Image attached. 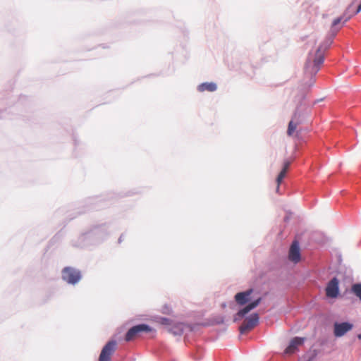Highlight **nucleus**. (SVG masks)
Here are the masks:
<instances>
[{
    "mask_svg": "<svg viewBox=\"0 0 361 361\" xmlns=\"http://www.w3.org/2000/svg\"><path fill=\"white\" fill-rule=\"evenodd\" d=\"M361 11V4L357 6L355 13H358Z\"/></svg>",
    "mask_w": 361,
    "mask_h": 361,
    "instance_id": "20",
    "label": "nucleus"
},
{
    "mask_svg": "<svg viewBox=\"0 0 361 361\" xmlns=\"http://www.w3.org/2000/svg\"><path fill=\"white\" fill-rule=\"evenodd\" d=\"M286 172L285 171V170H281V171L277 176V178H276V183H277L276 191L277 192L279 190L280 184L282 182L283 179L284 178V177L286 176Z\"/></svg>",
    "mask_w": 361,
    "mask_h": 361,
    "instance_id": "16",
    "label": "nucleus"
},
{
    "mask_svg": "<svg viewBox=\"0 0 361 361\" xmlns=\"http://www.w3.org/2000/svg\"><path fill=\"white\" fill-rule=\"evenodd\" d=\"M343 17H339V18H336L333 23H332V27H336L337 25H338L342 20H343Z\"/></svg>",
    "mask_w": 361,
    "mask_h": 361,
    "instance_id": "17",
    "label": "nucleus"
},
{
    "mask_svg": "<svg viewBox=\"0 0 361 361\" xmlns=\"http://www.w3.org/2000/svg\"><path fill=\"white\" fill-rule=\"evenodd\" d=\"M216 85L214 82H204L200 84L197 90L199 92H214L216 90Z\"/></svg>",
    "mask_w": 361,
    "mask_h": 361,
    "instance_id": "13",
    "label": "nucleus"
},
{
    "mask_svg": "<svg viewBox=\"0 0 361 361\" xmlns=\"http://www.w3.org/2000/svg\"><path fill=\"white\" fill-rule=\"evenodd\" d=\"M298 126V123L294 122L293 121H290L288 123L287 134L288 136L293 137H299L300 130H296L297 127Z\"/></svg>",
    "mask_w": 361,
    "mask_h": 361,
    "instance_id": "12",
    "label": "nucleus"
},
{
    "mask_svg": "<svg viewBox=\"0 0 361 361\" xmlns=\"http://www.w3.org/2000/svg\"><path fill=\"white\" fill-rule=\"evenodd\" d=\"M151 331L150 327L145 324H139L130 328L126 334L125 340L130 341L135 339L141 332H149Z\"/></svg>",
    "mask_w": 361,
    "mask_h": 361,
    "instance_id": "3",
    "label": "nucleus"
},
{
    "mask_svg": "<svg viewBox=\"0 0 361 361\" xmlns=\"http://www.w3.org/2000/svg\"><path fill=\"white\" fill-rule=\"evenodd\" d=\"M348 20V18H346L344 20V23L346 22Z\"/></svg>",
    "mask_w": 361,
    "mask_h": 361,
    "instance_id": "22",
    "label": "nucleus"
},
{
    "mask_svg": "<svg viewBox=\"0 0 361 361\" xmlns=\"http://www.w3.org/2000/svg\"><path fill=\"white\" fill-rule=\"evenodd\" d=\"M62 279L68 283L75 284L81 279L80 271L70 267L62 270Z\"/></svg>",
    "mask_w": 361,
    "mask_h": 361,
    "instance_id": "2",
    "label": "nucleus"
},
{
    "mask_svg": "<svg viewBox=\"0 0 361 361\" xmlns=\"http://www.w3.org/2000/svg\"><path fill=\"white\" fill-rule=\"evenodd\" d=\"M290 163L291 162L290 161H285L283 163V167L282 170H285V171L287 172L290 165Z\"/></svg>",
    "mask_w": 361,
    "mask_h": 361,
    "instance_id": "19",
    "label": "nucleus"
},
{
    "mask_svg": "<svg viewBox=\"0 0 361 361\" xmlns=\"http://www.w3.org/2000/svg\"><path fill=\"white\" fill-rule=\"evenodd\" d=\"M351 292L361 300V283H355L351 286Z\"/></svg>",
    "mask_w": 361,
    "mask_h": 361,
    "instance_id": "15",
    "label": "nucleus"
},
{
    "mask_svg": "<svg viewBox=\"0 0 361 361\" xmlns=\"http://www.w3.org/2000/svg\"><path fill=\"white\" fill-rule=\"evenodd\" d=\"M161 324L166 326L171 325V320L167 318H161Z\"/></svg>",
    "mask_w": 361,
    "mask_h": 361,
    "instance_id": "18",
    "label": "nucleus"
},
{
    "mask_svg": "<svg viewBox=\"0 0 361 361\" xmlns=\"http://www.w3.org/2000/svg\"><path fill=\"white\" fill-rule=\"evenodd\" d=\"M339 281L337 278H333L326 287V295L329 298H336L339 293Z\"/></svg>",
    "mask_w": 361,
    "mask_h": 361,
    "instance_id": "6",
    "label": "nucleus"
},
{
    "mask_svg": "<svg viewBox=\"0 0 361 361\" xmlns=\"http://www.w3.org/2000/svg\"><path fill=\"white\" fill-rule=\"evenodd\" d=\"M357 337H358V338H359V339H361V334H359V335L357 336Z\"/></svg>",
    "mask_w": 361,
    "mask_h": 361,
    "instance_id": "21",
    "label": "nucleus"
},
{
    "mask_svg": "<svg viewBox=\"0 0 361 361\" xmlns=\"http://www.w3.org/2000/svg\"><path fill=\"white\" fill-rule=\"evenodd\" d=\"M304 341V338L295 337L293 338L284 353L286 354L294 353L298 350V347L303 344Z\"/></svg>",
    "mask_w": 361,
    "mask_h": 361,
    "instance_id": "9",
    "label": "nucleus"
},
{
    "mask_svg": "<svg viewBox=\"0 0 361 361\" xmlns=\"http://www.w3.org/2000/svg\"><path fill=\"white\" fill-rule=\"evenodd\" d=\"M259 321L258 314H252L250 317L247 318L242 325L240 326V332L245 334L252 330L257 324Z\"/></svg>",
    "mask_w": 361,
    "mask_h": 361,
    "instance_id": "5",
    "label": "nucleus"
},
{
    "mask_svg": "<svg viewBox=\"0 0 361 361\" xmlns=\"http://www.w3.org/2000/svg\"><path fill=\"white\" fill-rule=\"evenodd\" d=\"M260 301H261V298H258L257 300L250 303L246 307H245L243 309L240 310L238 312V315L239 317H243L245 314L248 313L250 310L255 308L259 304Z\"/></svg>",
    "mask_w": 361,
    "mask_h": 361,
    "instance_id": "11",
    "label": "nucleus"
},
{
    "mask_svg": "<svg viewBox=\"0 0 361 361\" xmlns=\"http://www.w3.org/2000/svg\"><path fill=\"white\" fill-rule=\"evenodd\" d=\"M116 344L115 341H109L102 348L99 361H110L111 355L116 350Z\"/></svg>",
    "mask_w": 361,
    "mask_h": 361,
    "instance_id": "4",
    "label": "nucleus"
},
{
    "mask_svg": "<svg viewBox=\"0 0 361 361\" xmlns=\"http://www.w3.org/2000/svg\"><path fill=\"white\" fill-rule=\"evenodd\" d=\"M324 50L321 46L317 49L314 56L310 54L305 65V71L307 73L315 75L319 71L324 59Z\"/></svg>",
    "mask_w": 361,
    "mask_h": 361,
    "instance_id": "1",
    "label": "nucleus"
},
{
    "mask_svg": "<svg viewBox=\"0 0 361 361\" xmlns=\"http://www.w3.org/2000/svg\"><path fill=\"white\" fill-rule=\"evenodd\" d=\"M167 330L169 332L173 334V335H180L183 331V324H176L171 327H169Z\"/></svg>",
    "mask_w": 361,
    "mask_h": 361,
    "instance_id": "14",
    "label": "nucleus"
},
{
    "mask_svg": "<svg viewBox=\"0 0 361 361\" xmlns=\"http://www.w3.org/2000/svg\"><path fill=\"white\" fill-rule=\"evenodd\" d=\"M252 293V290L250 289L245 292H240L235 295V299L237 303L239 305H244L250 299V296L251 293Z\"/></svg>",
    "mask_w": 361,
    "mask_h": 361,
    "instance_id": "10",
    "label": "nucleus"
},
{
    "mask_svg": "<svg viewBox=\"0 0 361 361\" xmlns=\"http://www.w3.org/2000/svg\"><path fill=\"white\" fill-rule=\"evenodd\" d=\"M353 325L349 322H336L334 325V334L336 337H341L350 331Z\"/></svg>",
    "mask_w": 361,
    "mask_h": 361,
    "instance_id": "7",
    "label": "nucleus"
},
{
    "mask_svg": "<svg viewBox=\"0 0 361 361\" xmlns=\"http://www.w3.org/2000/svg\"><path fill=\"white\" fill-rule=\"evenodd\" d=\"M288 259L290 261L294 262L295 264L300 261V245L299 243L296 240L293 241L290 245L288 253Z\"/></svg>",
    "mask_w": 361,
    "mask_h": 361,
    "instance_id": "8",
    "label": "nucleus"
}]
</instances>
